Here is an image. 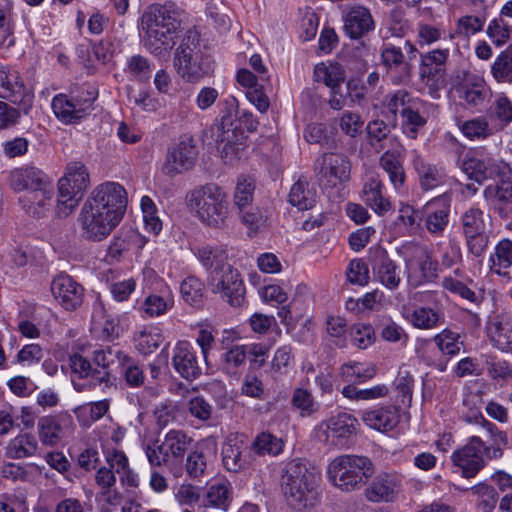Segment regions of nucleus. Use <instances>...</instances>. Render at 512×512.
Instances as JSON below:
<instances>
[{"instance_id":"774afa93","label":"nucleus","mask_w":512,"mask_h":512,"mask_svg":"<svg viewBox=\"0 0 512 512\" xmlns=\"http://www.w3.org/2000/svg\"><path fill=\"white\" fill-rule=\"evenodd\" d=\"M163 337L158 332L141 331L135 337V347L143 355L153 353L161 344Z\"/></svg>"},{"instance_id":"20e7f679","label":"nucleus","mask_w":512,"mask_h":512,"mask_svg":"<svg viewBox=\"0 0 512 512\" xmlns=\"http://www.w3.org/2000/svg\"><path fill=\"white\" fill-rule=\"evenodd\" d=\"M228 106L227 112L222 115L221 123L217 130L221 134L217 136V142L223 143L221 155L225 161H232L240 156L244 149V144L239 141V135L242 137L240 127L243 125L249 132L257 130L258 121L249 111H240L238 101L231 96L226 100Z\"/></svg>"},{"instance_id":"2f4dec72","label":"nucleus","mask_w":512,"mask_h":512,"mask_svg":"<svg viewBox=\"0 0 512 512\" xmlns=\"http://www.w3.org/2000/svg\"><path fill=\"white\" fill-rule=\"evenodd\" d=\"M362 420L370 428L387 432L396 427L399 415L395 407L387 406L363 412Z\"/></svg>"},{"instance_id":"5fc2aeb1","label":"nucleus","mask_w":512,"mask_h":512,"mask_svg":"<svg viewBox=\"0 0 512 512\" xmlns=\"http://www.w3.org/2000/svg\"><path fill=\"white\" fill-rule=\"evenodd\" d=\"M291 405L300 411L302 417H309L319 409V404L314 400L312 393L301 387L294 389Z\"/></svg>"},{"instance_id":"8fccbe9b","label":"nucleus","mask_w":512,"mask_h":512,"mask_svg":"<svg viewBox=\"0 0 512 512\" xmlns=\"http://www.w3.org/2000/svg\"><path fill=\"white\" fill-rule=\"evenodd\" d=\"M288 201L299 210H308L314 206L315 198L312 191L308 189V183L298 180L290 189Z\"/></svg>"},{"instance_id":"393cba45","label":"nucleus","mask_w":512,"mask_h":512,"mask_svg":"<svg viewBox=\"0 0 512 512\" xmlns=\"http://www.w3.org/2000/svg\"><path fill=\"white\" fill-rule=\"evenodd\" d=\"M494 346L501 351L512 350V315L507 311L494 314L488 323Z\"/></svg>"},{"instance_id":"c9c22d12","label":"nucleus","mask_w":512,"mask_h":512,"mask_svg":"<svg viewBox=\"0 0 512 512\" xmlns=\"http://www.w3.org/2000/svg\"><path fill=\"white\" fill-rule=\"evenodd\" d=\"M406 319L418 329L430 330L444 323V314L439 309L419 306Z\"/></svg>"},{"instance_id":"72a5a7b5","label":"nucleus","mask_w":512,"mask_h":512,"mask_svg":"<svg viewBox=\"0 0 512 512\" xmlns=\"http://www.w3.org/2000/svg\"><path fill=\"white\" fill-rule=\"evenodd\" d=\"M413 166L423 190H431L445 184L446 174L441 167L426 163L419 156L413 160Z\"/></svg>"},{"instance_id":"a878e982","label":"nucleus","mask_w":512,"mask_h":512,"mask_svg":"<svg viewBox=\"0 0 512 512\" xmlns=\"http://www.w3.org/2000/svg\"><path fill=\"white\" fill-rule=\"evenodd\" d=\"M9 181L10 187L16 192L24 190L33 191L50 183L47 175L34 166H25L12 170Z\"/></svg>"},{"instance_id":"6ab92c4d","label":"nucleus","mask_w":512,"mask_h":512,"mask_svg":"<svg viewBox=\"0 0 512 512\" xmlns=\"http://www.w3.org/2000/svg\"><path fill=\"white\" fill-rule=\"evenodd\" d=\"M51 292L56 301L68 311L82 304L84 288L68 274H59L53 279Z\"/></svg>"},{"instance_id":"4468645a","label":"nucleus","mask_w":512,"mask_h":512,"mask_svg":"<svg viewBox=\"0 0 512 512\" xmlns=\"http://www.w3.org/2000/svg\"><path fill=\"white\" fill-rule=\"evenodd\" d=\"M357 419L346 412L331 416L319 424L318 429L325 435V441L329 444L344 448L348 447L350 439L356 434Z\"/></svg>"},{"instance_id":"79ce46f5","label":"nucleus","mask_w":512,"mask_h":512,"mask_svg":"<svg viewBox=\"0 0 512 512\" xmlns=\"http://www.w3.org/2000/svg\"><path fill=\"white\" fill-rule=\"evenodd\" d=\"M25 95V86L20 81L18 73L12 72L9 67L0 65V96L5 98ZM16 102L17 99H13Z\"/></svg>"},{"instance_id":"864d4df0","label":"nucleus","mask_w":512,"mask_h":512,"mask_svg":"<svg viewBox=\"0 0 512 512\" xmlns=\"http://www.w3.org/2000/svg\"><path fill=\"white\" fill-rule=\"evenodd\" d=\"M180 292L186 303L198 307L203 302L204 284L197 277L188 276L182 281Z\"/></svg>"},{"instance_id":"ddd939ff","label":"nucleus","mask_w":512,"mask_h":512,"mask_svg":"<svg viewBox=\"0 0 512 512\" xmlns=\"http://www.w3.org/2000/svg\"><path fill=\"white\" fill-rule=\"evenodd\" d=\"M460 221L469 251L475 256L482 255L488 243L483 211L471 207L461 215Z\"/></svg>"},{"instance_id":"a19ab883","label":"nucleus","mask_w":512,"mask_h":512,"mask_svg":"<svg viewBox=\"0 0 512 512\" xmlns=\"http://www.w3.org/2000/svg\"><path fill=\"white\" fill-rule=\"evenodd\" d=\"M230 501L229 485L225 482H217L207 487L206 493L201 500V505L226 511Z\"/></svg>"},{"instance_id":"4d7b16f0","label":"nucleus","mask_w":512,"mask_h":512,"mask_svg":"<svg viewBox=\"0 0 512 512\" xmlns=\"http://www.w3.org/2000/svg\"><path fill=\"white\" fill-rule=\"evenodd\" d=\"M459 338V334L449 329H444L442 332L434 336L433 341L443 355L451 357L460 352L463 343Z\"/></svg>"},{"instance_id":"0eeeda50","label":"nucleus","mask_w":512,"mask_h":512,"mask_svg":"<svg viewBox=\"0 0 512 512\" xmlns=\"http://www.w3.org/2000/svg\"><path fill=\"white\" fill-rule=\"evenodd\" d=\"M332 484L344 492L362 488L374 474V465L366 456L340 455L335 457L327 470Z\"/></svg>"},{"instance_id":"3c124183","label":"nucleus","mask_w":512,"mask_h":512,"mask_svg":"<svg viewBox=\"0 0 512 512\" xmlns=\"http://www.w3.org/2000/svg\"><path fill=\"white\" fill-rule=\"evenodd\" d=\"M491 120L498 121L506 126L512 122V101L504 94H499L487 110Z\"/></svg>"},{"instance_id":"423d86ee","label":"nucleus","mask_w":512,"mask_h":512,"mask_svg":"<svg viewBox=\"0 0 512 512\" xmlns=\"http://www.w3.org/2000/svg\"><path fill=\"white\" fill-rule=\"evenodd\" d=\"M188 205L206 225L221 228L229 216V201L221 187L210 183L195 188L188 196Z\"/></svg>"},{"instance_id":"58836bf2","label":"nucleus","mask_w":512,"mask_h":512,"mask_svg":"<svg viewBox=\"0 0 512 512\" xmlns=\"http://www.w3.org/2000/svg\"><path fill=\"white\" fill-rule=\"evenodd\" d=\"M381 61L389 70L401 69L402 75L408 79L411 74V64L405 61L403 51L390 43H384L381 47Z\"/></svg>"},{"instance_id":"0e129e2a","label":"nucleus","mask_w":512,"mask_h":512,"mask_svg":"<svg viewBox=\"0 0 512 512\" xmlns=\"http://www.w3.org/2000/svg\"><path fill=\"white\" fill-rule=\"evenodd\" d=\"M127 72L138 81H148L151 74V63L143 55H133L127 60Z\"/></svg>"},{"instance_id":"e433bc0d","label":"nucleus","mask_w":512,"mask_h":512,"mask_svg":"<svg viewBox=\"0 0 512 512\" xmlns=\"http://www.w3.org/2000/svg\"><path fill=\"white\" fill-rule=\"evenodd\" d=\"M379 166L388 175L390 183L395 189L401 188L405 183V171L398 153L386 151L379 158Z\"/></svg>"},{"instance_id":"603ef678","label":"nucleus","mask_w":512,"mask_h":512,"mask_svg":"<svg viewBox=\"0 0 512 512\" xmlns=\"http://www.w3.org/2000/svg\"><path fill=\"white\" fill-rule=\"evenodd\" d=\"M250 448L260 456L266 454L276 456L282 452L283 442L271 433L263 432L254 439Z\"/></svg>"},{"instance_id":"c03bdc74","label":"nucleus","mask_w":512,"mask_h":512,"mask_svg":"<svg viewBox=\"0 0 512 512\" xmlns=\"http://www.w3.org/2000/svg\"><path fill=\"white\" fill-rule=\"evenodd\" d=\"M314 75L316 81L323 82L332 93H336L345 81V71L339 65L318 64L314 69Z\"/></svg>"},{"instance_id":"bf43d9fd","label":"nucleus","mask_w":512,"mask_h":512,"mask_svg":"<svg viewBox=\"0 0 512 512\" xmlns=\"http://www.w3.org/2000/svg\"><path fill=\"white\" fill-rule=\"evenodd\" d=\"M239 215L242 223L253 233L264 227L268 220L265 211L250 205L243 208V210H239Z\"/></svg>"},{"instance_id":"b1692460","label":"nucleus","mask_w":512,"mask_h":512,"mask_svg":"<svg viewBox=\"0 0 512 512\" xmlns=\"http://www.w3.org/2000/svg\"><path fill=\"white\" fill-rule=\"evenodd\" d=\"M465 421L481 425L487 430L491 437V445L482 447L485 456L488 459H499L503 456V450L508 446V437L506 432L498 430L491 422L477 410L472 411L471 415L465 416Z\"/></svg>"},{"instance_id":"6e6552de","label":"nucleus","mask_w":512,"mask_h":512,"mask_svg":"<svg viewBox=\"0 0 512 512\" xmlns=\"http://www.w3.org/2000/svg\"><path fill=\"white\" fill-rule=\"evenodd\" d=\"M173 65L177 74L186 82L196 83L212 71L208 59L199 48L196 32L188 31L174 52Z\"/></svg>"},{"instance_id":"cd10ccee","label":"nucleus","mask_w":512,"mask_h":512,"mask_svg":"<svg viewBox=\"0 0 512 512\" xmlns=\"http://www.w3.org/2000/svg\"><path fill=\"white\" fill-rule=\"evenodd\" d=\"M449 57V49H434L421 54L420 77L422 80L438 81L443 79L446 72V63Z\"/></svg>"},{"instance_id":"5701e85b","label":"nucleus","mask_w":512,"mask_h":512,"mask_svg":"<svg viewBox=\"0 0 512 512\" xmlns=\"http://www.w3.org/2000/svg\"><path fill=\"white\" fill-rule=\"evenodd\" d=\"M424 225L433 235H441L449 222L450 199L446 195L434 198L423 207Z\"/></svg>"},{"instance_id":"473e14b6","label":"nucleus","mask_w":512,"mask_h":512,"mask_svg":"<svg viewBox=\"0 0 512 512\" xmlns=\"http://www.w3.org/2000/svg\"><path fill=\"white\" fill-rule=\"evenodd\" d=\"M492 273L510 279L508 269L512 266V241L508 238L500 240L488 259Z\"/></svg>"},{"instance_id":"338daca9","label":"nucleus","mask_w":512,"mask_h":512,"mask_svg":"<svg viewBox=\"0 0 512 512\" xmlns=\"http://www.w3.org/2000/svg\"><path fill=\"white\" fill-rule=\"evenodd\" d=\"M502 17L493 19L487 28V35L496 46L504 45L510 39L512 32V27Z\"/></svg>"},{"instance_id":"c85d7f7f","label":"nucleus","mask_w":512,"mask_h":512,"mask_svg":"<svg viewBox=\"0 0 512 512\" xmlns=\"http://www.w3.org/2000/svg\"><path fill=\"white\" fill-rule=\"evenodd\" d=\"M116 473L108 467L102 466L95 473V483L98 487L96 494L100 499L111 506H118L122 501V495L116 489Z\"/></svg>"},{"instance_id":"4c0bfd02","label":"nucleus","mask_w":512,"mask_h":512,"mask_svg":"<svg viewBox=\"0 0 512 512\" xmlns=\"http://www.w3.org/2000/svg\"><path fill=\"white\" fill-rule=\"evenodd\" d=\"M382 183L376 178H370L363 187L364 201L377 214L383 215L390 210L391 204L382 195Z\"/></svg>"},{"instance_id":"052dcab7","label":"nucleus","mask_w":512,"mask_h":512,"mask_svg":"<svg viewBox=\"0 0 512 512\" xmlns=\"http://www.w3.org/2000/svg\"><path fill=\"white\" fill-rule=\"evenodd\" d=\"M485 19L479 16H461L455 26L454 34L458 37H470L483 30Z\"/></svg>"},{"instance_id":"f8f14e48","label":"nucleus","mask_w":512,"mask_h":512,"mask_svg":"<svg viewBox=\"0 0 512 512\" xmlns=\"http://www.w3.org/2000/svg\"><path fill=\"white\" fill-rule=\"evenodd\" d=\"M349 159L339 153H324L314 163V172L320 182L335 186L350 179Z\"/></svg>"},{"instance_id":"09e8293b","label":"nucleus","mask_w":512,"mask_h":512,"mask_svg":"<svg viewBox=\"0 0 512 512\" xmlns=\"http://www.w3.org/2000/svg\"><path fill=\"white\" fill-rule=\"evenodd\" d=\"M491 73L499 83L512 82V46L502 51L491 66Z\"/></svg>"},{"instance_id":"a18cd8bd","label":"nucleus","mask_w":512,"mask_h":512,"mask_svg":"<svg viewBox=\"0 0 512 512\" xmlns=\"http://www.w3.org/2000/svg\"><path fill=\"white\" fill-rule=\"evenodd\" d=\"M37 441L34 435L25 433L12 439L7 446V455L13 459H21L34 455L37 451Z\"/></svg>"},{"instance_id":"c756f323","label":"nucleus","mask_w":512,"mask_h":512,"mask_svg":"<svg viewBox=\"0 0 512 512\" xmlns=\"http://www.w3.org/2000/svg\"><path fill=\"white\" fill-rule=\"evenodd\" d=\"M400 479L394 475L385 474L377 477L366 488V498L371 502L392 501L400 489Z\"/></svg>"},{"instance_id":"69168bd1","label":"nucleus","mask_w":512,"mask_h":512,"mask_svg":"<svg viewBox=\"0 0 512 512\" xmlns=\"http://www.w3.org/2000/svg\"><path fill=\"white\" fill-rule=\"evenodd\" d=\"M172 306V301L159 295L151 294L141 304V311L147 317H157L166 313Z\"/></svg>"},{"instance_id":"412c9836","label":"nucleus","mask_w":512,"mask_h":512,"mask_svg":"<svg viewBox=\"0 0 512 512\" xmlns=\"http://www.w3.org/2000/svg\"><path fill=\"white\" fill-rule=\"evenodd\" d=\"M172 366L182 378L188 381L197 379L202 373L196 351L188 341L176 343L173 348Z\"/></svg>"},{"instance_id":"9d476101","label":"nucleus","mask_w":512,"mask_h":512,"mask_svg":"<svg viewBox=\"0 0 512 512\" xmlns=\"http://www.w3.org/2000/svg\"><path fill=\"white\" fill-rule=\"evenodd\" d=\"M207 284L212 293L220 294L233 307H240L245 301L241 274L231 264L209 271Z\"/></svg>"},{"instance_id":"1a4fd4ad","label":"nucleus","mask_w":512,"mask_h":512,"mask_svg":"<svg viewBox=\"0 0 512 512\" xmlns=\"http://www.w3.org/2000/svg\"><path fill=\"white\" fill-rule=\"evenodd\" d=\"M89 184L86 166L82 162H70L65 175L58 182L56 213L59 217L68 216L77 207Z\"/></svg>"},{"instance_id":"f3484780","label":"nucleus","mask_w":512,"mask_h":512,"mask_svg":"<svg viewBox=\"0 0 512 512\" xmlns=\"http://www.w3.org/2000/svg\"><path fill=\"white\" fill-rule=\"evenodd\" d=\"M223 467L232 473H239L251 466V448L236 434H230L221 448Z\"/></svg>"},{"instance_id":"680f3d73","label":"nucleus","mask_w":512,"mask_h":512,"mask_svg":"<svg viewBox=\"0 0 512 512\" xmlns=\"http://www.w3.org/2000/svg\"><path fill=\"white\" fill-rule=\"evenodd\" d=\"M351 342L359 349H366L375 340L374 329L370 324L356 323L350 329Z\"/></svg>"},{"instance_id":"f03ea898","label":"nucleus","mask_w":512,"mask_h":512,"mask_svg":"<svg viewBox=\"0 0 512 512\" xmlns=\"http://www.w3.org/2000/svg\"><path fill=\"white\" fill-rule=\"evenodd\" d=\"M179 21L168 6L152 4L142 13L139 31L142 46L156 57H166L175 45Z\"/></svg>"},{"instance_id":"aec40b11","label":"nucleus","mask_w":512,"mask_h":512,"mask_svg":"<svg viewBox=\"0 0 512 512\" xmlns=\"http://www.w3.org/2000/svg\"><path fill=\"white\" fill-rule=\"evenodd\" d=\"M73 425V418L68 412L43 416L38 420L37 428L41 443L46 446L57 445L66 431Z\"/></svg>"},{"instance_id":"a211bd4d","label":"nucleus","mask_w":512,"mask_h":512,"mask_svg":"<svg viewBox=\"0 0 512 512\" xmlns=\"http://www.w3.org/2000/svg\"><path fill=\"white\" fill-rule=\"evenodd\" d=\"M197 149L192 139L183 140L168 148L162 171L174 177L192 169L197 157Z\"/></svg>"},{"instance_id":"39448f33","label":"nucleus","mask_w":512,"mask_h":512,"mask_svg":"<svg viewBox=\"0 0 512 512\" xmlns=\"http://www.w3.org/2000/svg\"><path fill=\"white\" fill-rule=\"evenodd\" d=\"M193 439L182 430H170L163 439L152 445H147L145 453L151 466H165L175 477L180 478L184 473L183 461L189 452Z\"/></svg>"},{"instance_id":"f257e3e1","label":"nucleus","mask_w":512,"mask_h":512,"mask_svg":"<svg viewBox=\"0 0 512 512\" xmlns=\"http://www.w3.org/2000/svg\"><path fill=\"white\" fill-rule=\"evenodd\" d=\"M127 192L117 183L107 181L96 186L86 199L80 213L85 238L105 239L121 222L127 207Z\"/></svg>"},{"instance_id":"9b49d317","label":"nucleus","mask_w":512,"mask_h":512,"mask_svg":"<svg viewBox=\"0 0 512 512\" xmlns=\"http://www.w3.org/2000/svg\"><path fill=\"white\" fill-rule=\"evenodd\" d=\"M96 95L90 91H81L78 95L58 94L52 99L55 116L65 124L76 123L92 109Z\"/></svg>"},{"instance_id":"49530a36","label":"nucleus","mask_w":512,"mask_h":512,"mask_svg":"<svg viewBox=\"0 0 512 512\" xmlns=\"http://www.w3.org/2000/svg\"><path fill=\"white\" fill-rule=\"evenodd\" d=\"M207 466V455L203 450L198 448L189 451L185 462L183 461L184 472L192 480H200L204 477Z\"/></svg>"},{"instance_id":"e2e57ef3","label":"nucleus","mask_w":512,"mask_h":512,"mask_svg":"<svg viewBox=\"0 0 512 512\" xmlns=\"http://www.w3.org/2000/svg\"><path fill=\"white\" fill-rule=\"evenodd\" d=\"M487 162V159L471 158L464 162L465 172L478 184H482L488 179H493L491 169L489 165H487Z\"/></svg>"},{"instance_id":"37998d69","label":"nucleus","mask_w":512,"mask_h":512,"mask_svg":"<svg viewBox=\"0 0 512 512\" xmlns=\"http://www.w3.org/2000/svg\"><path fill=\"white\" fill-rule=\"evenodd\" d=\"M196 256L201 264L210 271L229 264L227 251L220 246L205 245L199 247Z\"/></svg>"},{"instance_id":"ea45409f","label":"nucleus","mask_w":512,"mask_h":512,"mask_svg":"<svg viewBox=\"0 0 512 512\" xmlns=\"http://www.w3.org/2000/svg\"><path fill=\"white\" fill-rule=\"evenodd\" d=\"M145 245L144 238L135 230L128 229L122 231L116 236L109 246V255L112 257L120 256L123 252L137 249L140 250Z\"/></svg>"},{"instance_id":"2eb2a0df","label":"nucleus","mask_w":512,"mask_h":512,"mask_svg":"<svg viewBox=\"0 0 512 512\" xmlns=\"http://www.w3.org/2000/svg\"><path fill=\"white\" fill-rule=\"evenodd\" d=\"M482 447H484L482 439L472 436L463 447L452 453L451 460L456 467L461 469L463 477L472 478L485 467Z\"/></svg>"},{"instance_id":"f704fd0d","label":"nucleus","mask_w":512,"mask_h":512,"mask_svg":"<svg viewBox=\"0 0 512 512\" xmlns=\"http://www.w3.org/2000/svg\"><path fill=\"white\" fill-rule=\"evenodd\" d=\"M69 364L73 374L81 379H89L91 385L108 383V373L98 371V368H93L90 361L81 354L75 353L71 355Z\"/></svg>"},{"instance_id":"bb28decb","label":"nucleus","mask_w":512,"mask_h":512,"mask_svg":"<svg viewBox=\"0 0 512 512\" xmlns=\"http://www.w3.org/2000/svg\"><path fill=\"white\" fill-rule=\"evenodd\" d=\"M53 188L51 182L43 187L28 192L22 198L20 203L27 214L34 218L46 216L52 206Z\"/></svg>"},{"instance_id":"de8ad7c7","label":"nucleus","mask_w":512,"mask_h":512,"mask_svg":"<svg viewBox=\"0 0 512 512\" xmlns=\"http://www.w3.org/2000/svg\"><path fill=\"white\" fill-rule=\"evenodd\" d=\"M416 265L421 274V279L428 281L437 276V262L431 257L426 248L418 247L415 249L414 257L407 263L408 267Z\"/></svg>"},{"instance_id":"6e6d98bb","label":"nucleus","mask_w":512,"mask_h":512,"mask_svg":"<svg viewBox=\"0 0 512 512\" xmlns=\"http://www.w3.org/2000/svg\"><path fill=\"white\" fill-rule=\"evenodd\" d=\"M123 360H127V356L124 355L120 350H113L111 348H107L105 350H97L94 351L93 354V362L95 364V368H98V371H105L108 373V381L110 380L111 375V367L113 364L118 361L119 364H124Z\"/></svg>"},{"instance_id":"7c9ffc66","label":"nucleus","mask_w":512,"mask_h":512,"mask_svg":"<svg viewBox=\"0 0 512 512\" xmlns=\"http://www.w3.org/2000/svg\"><path fill=\"white\" fill-rule=\"evenodd\" d=\"M484 197L501 217H506L507 207L512 202V181L509 178L499 181L496 185L487 186Z\"/></svg>"},{"instance_id":"4be33fe9","label":"nucleus","mask_w":512,"mask_h":512,"mask_svg":"<svg viewBox=\"0 0 512 512\" xmlns=\"http://www.w3.org/2000/svg\"><path fill=\"white\" fill-rule=\"evenodd\" d=\"M344 32L352 40H359L375 29L370 10L363 5H353L343 16Z\"/></svg>"},{"instance_id":"7ed1b4c3","label":"nucleus","mask_w":512,"mask_h":512,"mask_svg":"<svg viewBox=\"0 0 512 512\" xmlns=\"http://www.w3.org/2000/svg\"><path fill=\"white\" fill-rule=\"evenodd\" d=\"M319 475L302 459L287 462L281 475V486L289 505L302 510L312 505Z\"/></svg>"},{"instance_id":"dca6fc26","label":"nucleus","mask_w":512,"mask_h":512,"mask_svg":"<svg viewBox=\"0 0 512 512\" xmlns=\"http://www.w3.org/2000/svg\"><path fill=\"white\" fill-rule=\"evenodd\" d=\"M369 261L375 279L389 290H396L401 283V274L395 261L381 246L369 249Z\"/></svg>"},{"instance_id":"13d9d810","label":"nucleus","mask_w":512,"mask_h":512,"mask_svg":"<svg viewBox=\"0 0 512 512\" xmlns=\"http://www.w3.org/2000/svg\"><path fill=\"white\" fill-rule=\"evenodd\" d=\"M255 184L246 176H240L234 192V204L239 210L249 206L253 201Z\"/></svg>"}]
</instances>
